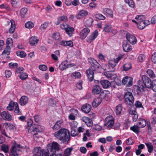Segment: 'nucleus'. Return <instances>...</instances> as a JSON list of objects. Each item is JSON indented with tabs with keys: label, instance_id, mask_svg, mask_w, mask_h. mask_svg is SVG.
<instances>
[{
	"label": "nucleus",
	"instance_id": "0e129e2a",
	"mask_svg": "<svg viewBox=\"0 0 156 156\" xmlns=\"http://www.w3.org/2000/svg\"><path fill=\"white\" fill-rule=\"evenodd\" d=\"M39 69L43 71H45L47 69V66L44 65H41L39 66Z\"/></svg>",
	"mask_w": 156,
	"mask_h": 156
},
{
	"label": "nucleus",
	"instance_id": "052dcab7",
	"mask_svg": "<svg viewBox=\"0 0 156 156\" xmlns=\"http://www.w3.org/2000/svg\"><path fill=\"white\" fill-rule=\"evenodd\" d=\"M4 125L6 128H9L10 129L13 128V127H14L12 124L8 122L5 123L4 124Z\"/></svg>",
	"mask_w": 156,
	"mask_h": 156
},
{
	"label": "nucleus",
	"instance_id": "e433bc0d",
	"mask_svg": "<svg viewBox=\"0 0 156 156\" xmlns=\"http://www.w3.org/2000/svg\"><path fill=\"white\" fill-rule=\"evenodd\" d=\"M12 6L14 8H16L20 5V0H11Z\"/></svg>",
	"mask_w": 156,
	"mask_h": 156
},
{
	"label": "nucleus",
	"instance_id": "a18cd8bd",
	"mask_svg": "<svg viewBox=\"0 0 156 156\" xmlns=\"http://www.w3.org/2000/svg\"><path fill=\"white\" fill-rule=\"evenodd\" d=\"M104 30L106 32H109L112 30V26L110 25L106 24L104 28Z\"/></svg>",
	"mask_w": 156,
	"mask_h": 156
},
{
	"label": "nucleus",
	"instance_id": "9b49d317",
	"mask_svg": "<svg viewBox=\"0 0 156 156\" xmlns=\"http://www.w3.org/2000/svg\"><path fill=\"white\" fill-rule=\"evenodd\" d=\"M90 32V30L87 27H86L82 30L80 34V36L82 39H85Z\"/></svg>",
	"mask_w": 156,
	"mask_h": 156
},
{
	"label": "nucleus",
	"instance_id": "4d7b16f0",
	"mask_svg": "<svg viewBox=\"0 0 156 156\" xmlns=\"http://www.w3.org/2000/svg\"><path fill=\"white\" fill-rule=\"evenodd\" d=\"M96 18L100 20H104L105 19V17L100 13L97 14L95 15Z\"/></svg>",
	"mask_w": 156,
	"mask_h": 156
},
{
	"label": "nucleus",
	"instance_id": "c9c22d12",
	"mask_svg": "<svg viewBox=\"0 0 156 156\" xmlns=\"http://www.w3.org/2000/svg\"><path fill=\"white\" fill-rule=\"evenodd\" d=\"M93 20L92 18H90L86 21L85 22V25L87 27H90L92 25Z\"/></svg>",
	"mask_w": 156,
	"mask_h": 156
},
{
	"label": "nucleus",
	"instance_id": "f03ea898",
	"mask_svg": "<svg viewBox=\"0 0 156 156\" xmlns=\"http://www.w3.org/2000/svg\"><path fill=\"white\" fill-rule=\"evenodd\" d=\"M55 136L63 143L67 142L70 138V134L69 131L65 129H61L55 133Z\"/></svg>",
	"mask_w": 156,
	"mask_h": 156
},
{
	"label": "nucleus",
	"instance_id": "58836bf2",
	"mask_svg": "<svg viewBox=\"0 0 156 156\" xmlns=\"http://www.w3.org/2000/svg\"><path fill=\"white\" fill-rule=\"evenodd\" d=\"M103 11L105 14H108L112 18L113 17L112 11L111 9L105 8L103 9Z\"/></svg>",
	"mask_w": 156,
	"mask_h": 156
},
{
	"label": "nucleus",
	"instance_id": "4c0bfd02",
	"mask_svg": "<svg viewBox=\"0 0 156 156\" xmlns=\"http://www.w3.org/2000/svg\"><path fill=\"white\" fill-rule=\"evenodd\" d=\"M10 52V47L7 45L2 53V55H9Z\"/></svg>",
	"mask_w": 156,
	"mask_h": 156
},
{
	"label": "nucleus",
	"instance_id": "39448f33",
	"mask_svg": "<svg viewBox=\"0 0 156 156\" xmlns=\"http://www.w3.org/2000/svg\"><path fill=\"white\" fill-rule=\"evenodd\" d=\"M60 148V145L56 142H53L52 143L49 144L47 146V149L48 151L52 153V154L55 153L57 151H58Z\"/></svg>",
	"mask_w": 156,
	"mask_h": 156
},
{
	"label": "nucleus",
	"instance_id": "69168bd1",
	"mask_svg": "<svg viewBox=\"0 0 156 156\" xmlns=\"http://www.w3.org/2000/svg\"><path fill=\"white\" fill-rule=\"evenodd\" d=\"M9 66L10 68H15L18 66V64L16 63L11 62L9 64Z\"/></svg>",
	"mask_w": 156,
	"mask_h": 156
},
{
	"label": "nucleus",
	"instance_id": "338daca9",
	"mask_svg": "<svg viewBox=\"0 0 156 156\" xmlns=\"http://www.w3.org/2000/svg\"><path fill=\"white\" fill-rule=\"evenodd\" d=\"M138 108L140 109V110L141 111L143 110L144 109L142 103L138 101H137V109Z\"/></svg>",
	"mask_w": 156,
	"mask_h": 156
},
{
	"label": "nucleus",
	"instance_id": "1a4fd4ad",
	"mask_svg": "<svg viewBox=\"0 0 156 156\" xmlns=\"http://www.w3.org/2000/svg\"><path fill=\"white\" fill-rule=\"evenodd\" d=\"M98 34V32L96 30L93 32L91 35L88 37L87 39V41L89 43H91L97 37Z\"/></svg>",
	"mask_w": 156,
	"mask_h": 156
},
{
	"label": "nucleus",
	"instance_id": "09e8293b",
	"mask_svg": "<svg viewBox=\"0 0 156 156\" xmlns=\"http://www.w3.org/2000/svg\"><path fill=\"white\" fill-rule=\"evenodd\" d=\"M75 128L71 127L72 130L71 131V134L72 136H75L78 134V132L76 131L75 129Z\"/></svg>",
	"mask_w": 156,
	"mask_h": 156
},
{
	"label": "nucleus",
	"instance_id": "4be33fe9",
	"mask_svg": "<svg viewBox=\"0 0 156 156\" xmlns=\"http://www.w3.org/2000/svg\"><path fill=\"white\" fill-rule=\"evenodd\" d=\"M91 108V105L88 104L84 105L81 108L83 111L87 113H89L90 111Z\"/></svg>",
	"mask_w": 156,
	"mask_h": 156
},
{
	"label": "nucleus",
	"instance_id": "4468645a",
	"mask_svg": "<svg viewBox=\"0 0 156 156\" xmlns=\"http://www.w3.org/2000/svg\"><path fill=\"white\" fill-rule=\"evenodd\" d=\"M126 38L130 43L133 44L136 43V38L134 36L129 34H126Z\"/></svg>",
	"mask_w": 156,
	"mask_h": 156
},
{
	"label": "nucleus",
	"instance_id": "79ce46f5",
	"mask_svg": "<svg viewBox=\"0 0 156 156\" xmlns=\"http://www.w3.org/2000/svg\"><path fill=\"white\" fill-rule=\"evenodd\" d=\"M73 150L72 147L68 148L66 149L64 151V156H69Z\"/></svg>",
	"mask_w": 156,
	"mask_h": 156
},
{
	"label": "nucleus",
	"instance_id": "774afa93",
	"mask_svg": "<svg viewBox=\"0 0 156 156\" xmlns=\"http://www.w3.org/2000/svg\"><path fill=\"white\" fill-rule=\"evenodd\" d=\"M152 61L154 63H156V52L154 53L151 57Z\"/></svg>",
	"mask_w": 156,
	"mask_h": 156
},
{
	"label": "nucleus",
	"instance_id": "c85d7f7f",
	"mask_svg": "<svg viewBox=\"0 0 156 156\" xmlns=\"http://www.w3.org/2000/svg\"><path fill=\"white\" fill-rule=\"evenodd\" d=\"M10 22L11 23V26L9 30V32L10 33H12L14 32L15 29L16 25L15 22L14 20H10Z\"/></svg>",
	"mask_w": 156,
	"mask_h": 156
},
{
	"label": "nucleus",
	"instance_id": "cd10ccee",
	"mask_svg": "<svg viewBox=\"0 0 156 156\" xmlns=\"http://www.w3.org/2000/svg\"><path fill=\"white\" fill-rule=\"evenodd\" d=\"M74 29L73 27H70L69 26L66 28L65 30L66 33L70 37H72L74 32Z\"/></svg>",
	"mask_w": 156,
	"mask_h": 156
},
{
	"label": "nucleus",
	"instance_id": "bf43d9fd",
	"mask_svg": "<svg viewBox=\"0 0 156 156\" xmlns=\"http://www.w3.org/2000/svg\"><path fill=\"white\" fill-rule=\"evenodd\" d=\"M71 76L74 77L75 78H79L80 77L81 74L80 72H77L73 73Z\"/></svg>",
	"mask_w": 156,
	"mask_h": 156
},
{
	"label": "nucleus",
	"instance_id": "e2e57ef3",
	"mask_svg": "<svg viewBox=\"0 0 156 156\" xmlns=\"http://www.w3.org/2000/svg\"><path fill=\"white\" fill-rule=\"evenodd\" d=\"M24 70V68L22 67H20L17 68L16 70V73L17 74H21L23 72L22 71Z\"/></svg>",
	"mask_w": 156,
	"mask_h": 156
},
{
	"label": "nucleus",
	"instance_id": "6ab92c4d",
	"mask_svg": "<svg viewBox=\"0 0 156 156\" xmlns=\"http://www.w3.org/2000/svg\"><path fill=\"white\" fill-rule=\"evenodd\" d=\"M102 101V98L100 97H97L94 98L92 102V106L96 108L98 106Z\"/></svg>",
	"mask_w": 156,
	"mask_h": 156
},
{
	"label": "nucleus",
	"instance_id": "864d4df0",
	"mask_svg": "<svg viewBox=\"0 0 156 156\" xmlns=\"http://www.w3.org/2000/svg\"><path fill=\"white\" fill-rule=\"evenodd\" d=\"M52 37L55 40H58L60 38V34L58 32L54 33L52 34Z\"/></svg>",
	"mask_w": 156,
	"mask_h": 156
},
{
	"label": "nucleus",
	"instance_id": "5fc2aeb1",
	"mask_svg": "<svg viewBox=\"0 0 156 156\" xmlns=\"http://www.w3.org/2000/svg\"><path fill=\"white\" fill-rule=\"evenodd\" d=\"M125 2L126 3H127L132 8L134 7V2L133 0H125Z\"/></svg>",
	"mask_w": 156,
	"mask_h": 156
},
{
	"label": "nucleus",
	"instance_id": "6e6552de",
	"mask_svg": "<svg viewBox=\"0 0 156 156\" xmlns=\"http://www.w3.org/2000/svg\"><path fill=\"white\" fill-rule=\"evenodd\" d=\"M97 69L93 68V66H90L87 70V76L89 80L92 81L94 79V71L96 70Z\"/></svg>",
	"mask_w": 156,
	"mask_h": 156
},
{
	"label": "nucleus",
	"instance_id": "473e14b6",
	"mask_svg": "<svg viewBox=\"0 0 156 156\" xmlns=\"http://www.w3.org/2000/svg\"><path fill=\"white\" fill-rule=\"evenodd\" d=\"M33 122V121L32 119H29L28 120L26 129H27L29 131L31 130H32V131L34 130L32 126Z\"/></svg>",
	"mask_w": 156,
	"mask_h": 156
},
{
	"label": "nucleus",
	"instance_id": "de8ad7c7",
	"mask_svg": "<svg viewBox=\"0 0 156 156\" xmlns=\"http://www.w3.org/2000/svg\"><path fill=\"white\" fill-rule=\"evenodd\" d=\"M61 122L60 121H57L53 127L54 129L57 130L60 128L61 126Z\"/></svg>",
	"mask_w": 156,
	"mask_h": 156
},
{
	"label": "nucleus",
	"instance_id": "f257e3e1",
	"mask_svg": "<svg viewBox=\"0 0 156 156\" xmlns=\"http://www.w3.org/2000/svg\"><path fill=\"white\" fill-rule=\"evenodd\" d=\"M151 88L156 92V80H154L152 82L147 76H142L137 83V95L141 96L146 90L147 88Z\"/></svg>",
	"mask_w": 156,
	"mask_h": 156
},
{
	"label": "nucleus",
	"instance_id": "c756f323",
	"mask_svg": "<svg viewBox=\"0 0 156 156\" xmlns=\"http://www.w3.org/2000/svg\"><path fill=\"white\" fill-rule=\"evenodd\" d=\"M136 102H135V106H131L130 108L129 111V113L132 115H134V116L136 115Z\"/></svg>",
	"mask_w": 156,
	"mask_h": 156
},
{
	"label": "nucleus",
	"instance_id": "dca6fc26",
	"mask_svg": "<svg viewBox=\"0 0 156 156\" xmlns=\"http://www.w3.org/2000/svg\"><path fill=\"white\" fill-rule=\"evenodd\" d=\"M88 12L85 10H82L79 12L76 15V18L78 19H80L86 16L88 14Z\"/></svg>",
	"mask_w": 156,
	"mask_h": 156
},
{
	"label": "nucleus",
	"instance_id": "a19ab883",
	"mask_svg": "<svg viewBox=\"0 0 156 156\" xmlns=\"http://www.w3.org/2000/svg\"><path fill=\"white\" fill-rule=\"evenodd\" d=\"M122 108V105L120 104L116 107L115 112L116 115H119L121 113Z\"/></svg>",
	"mask_w": 156,
	"mask_h": 156
},
{
	"label": "nucleus",
	"instance_id": "7c9ffc66",
	"mask_svg": "<svg viewBox=\"0 0 156 156\" xmlns=\"http://www.w3.org/2000/svg\"><path fill=\"white\" fill-rule=\"evenodd\" d=\"M120 59L121 58L119 57L118 58H116V59L114 61H109L108 62L109 66L112 68L116 66V64L120 60Z\"/></svg>",
	"mask_w": 156,
	"mask_h": 156
},
{
	"label": "nucleus",
	"instance_id": "c03bdc74",
	"mask_svg": "<svg viewBox=\"0 0 156 156\" xmlns=\"http://www.w3.org/2000/svg\"><path fill=\"white\" fill-rule=\"evenodd\" d=\"M34 26V23L31 21H28L26 23L25 27L27 28H33Z\"/></svg>",
	"mask_w": 156,
	"mask_h": 156
},
{
	"label": "nucleus",
	"instance_id": "ddd939ff",
	"mask_svg": "<svg viewBox=\"0 0 156 156\" xmlns=\"http://www.w3.org/2000/svg\"><path fill=\"white\" fill-rule=\"evenodd\" d=\"M1 116L4 120H5L10 121L12 119V115L9 113L5 111L1 113Z\"/></svg>",
	"mask_w": 156,
	"mask_h": 156
},
{
	"label": "nucleus",
	"instance_id": "6e6d98bb",
	"mask_svg": "<svg viewBox=\"0 0 156 156\" xmlns=\"http://www.w3.org/2000/svg\"><path fill=\"white\" fill-rule=\"evenodd\" d=\"M105 74L107 78H110L111 80L113 79L115 77V76L114 75L111 73H106Z\"/></svg>",
	"mask_w": 156,
	"mask_h": 156
},
{
	"label": "nucleus",
	"instance_id": "49530a36",
	"mask_svg": "<svg viewBox=\"0 0 156 156\" xmlns=\"http://www.w3.org/2000/svg\"><path fill=\"white\" fill-rule=\"evenodd\" d=\"M132 68V66L130 63H126L123 65V70L127 71Z\"/></svg>",
	"mask_w": 156,
	"mask_h": 156
},
{
	"label": "nucleus",
	"instance_id": "603ef678",
	"mask_svg": "<svg viewBox=\"0 0 156 156\" xmlns=\"http://www.w3.org/2000/svg\"><path fill=\"white\" fill-rule=\"evenodd\" d=\"M15 106L14 107V112L18 114H20L21 113V112H20V109L19 108V106H18V103L16 102V103H15Z\"/></svg>",
	"mask_w": 156,
	"mask_h": 156
},
{
	"label": "nucleus",
	"instance_id": "9d476101",
	"mask_svg": "<svg viewBox=\"0 0 156 156\" xmlns=\"http://www.w3.org/2000/svg\"><path fill=\"white\" fill-rule=\"evenodd\" d=\"M122 82L124 84H126L127 86L129 87L132 85L133 79L131 77L126 76L123 78Z\"/></svg>",
	"mask_w": 156,
	"mask_h": 156
},
{
	"label": "nucleus",
	"instance_id": "2eb2a0df",
	"mask_svg": "<svg viewBox=\"0 0 156 156\" xmlns=\"http://www.w3.org/2000/svg\"><path fill=\"white\" fill-rule=\"evenodd\" d=\"M71 66V64H69L67 61H65L60 64L59 66V69L61 70H63Z\"/></svg>",
	"mask_w": 156,
	"mask_h": 156
},
{
	"label": "nucleus",
	"instance_id": "5701e85b",
	"mask_svg": "<svg viewBox=\"0 0 156 156\" xmlns=\"http://www.w3.org/2000/svg\"><path fill=\"white\" fill-rule=\"evenodd\" d=\"M58 21L55 22V23L56 25L59 24L62 22H66L67 20V17L66 16H59L57 18Z\"/></svg>",
	"mask_w": 156,
	"mask_h": 156
},
{
	"label": "nucleus",
	"instance_id": "72a5a7b5",
	"mask_svg": "<svg viewBox=\"0 0 156 156\" xmlns=\"http://www.w3.org/2000/svg\"><path fill=\"white\" fill-rule=\"evenodd\" d=\"M147 73L149 76L152 79H154L156 78V76L153 71L151 69H148L147 71Z\"/></svg>",
	"mask_w": 156,
	"mask_h": 156
},
{
	"label": "nucleus",
	"instance_id": "393cba45",
	"mask_svg": "<svg viewBox=\"0 0 156 156\" xmlns=\"http://www.w3.org/2000/svg\"><path fill=\"white\" fill-rule=\"evenodd\" d=\"M28 101V98L26 96H23L20 98V104L22 106H24L26 105Z\"/></svg>",
	"mask_w": 156,
	"mask_h": 156
},
{
	"label": "nucleus",
	"instance_id": "8fccbe9b",
	"mask_svg": "<svg viewBox=\"0 0 156 156\" xmlns=\"http://www.w3.org/2000/svg\"><path fill=\"white\" fill-rule=\"evenodd\" d=\"M27 11V9L26 8H23L21 9L20 11V14L21 17H24V16L26 14Z\"/></svg>",
	"mask_w": 156,
	"mask_h": 156
},
{
	"label": "nucleus",
	"instance_id": "a211bd4d",
	"mask_svg": "<svg viewBox=\"0 0 156 156\" xmlns=\"http://www.w3.org/2000/svg\"><path fill=\"white\" fill-rule=\"evenodd\" d=\"M122 47L124 51L126 52H129L131 50V47L130 44L126 41H123Z\"/></svg>",
	"mask_w": 156,
	"mask_h": 156
},
{
	"label": "nucleus",
	"instance_id": "0eeeda50",
	"mask_svg": "<svg viewBox=\"0 0 156 156\" xmlns=\"http://www.w3.org/2000/svg\"><path fill=\"white\" fill-rule=\"evenodd\" d=\"M114 122V119L112 116L109 115L107 116L105 119V126L108 129L112 128Z\"/></svg>",
	"mask_w": 156,
	"mask_h": 156
},
{
	"label": "nucleus",
	"instance_id": "a878e982",
	"mask_svg": "<svg viewBox=\"0 0 156 156\" xmlns=\"http://www.w3.org/2000/svg\"><path fill=\"white\" fill-rule=\"evenodd\" d=\"M146 125V120L143 119H141L138 120L137 122V129L142 128L144 127Z\"/></svg>",
	"mask_w": 156,
	"mask_h": 156
},
{
	"label": "nucleus",
	"instance_id": "ea45409f",
	"mask_svg": "<svg viewBox=\"0 0 156 156\" xmlns=\"http://www.w3.org/2000/svg\"><path fill=\"white\" fill-rule=\"evenodd\" d=\"M15 103H16V102L11 101L7 107V109L9 111H12L15 105Z\"/></svg>",
	"mask_w": 156,
	"mask_h": 156
},
{
	"label": "nucleus",
	"instance_id": "3c124183",
	"mask_svg": "<svg viewBox=\"0 0 156 156\" xmlns=\"http://www.w3.org/2000/svg\"><path fill=\"white\" fill-rule=\"evenodd\" d=\"M1 149L5 153H7L9 151V147L7 145L3 144L1 146Z\"/></svg>",
	"mask_w": 156,
	"mask_h": 156
},
{
	"label": "nucleus",
	"instance_id": "aec40b11",
	"mask_svg": "<svg viewBox=\"0 0 156 156\" xmlns=\"http://www.w3.org/2000/svg\"><path fill=\"white\" fill-rule=\"evenodd\" d=\"M81 120L84 122L88 126L90 127L93 125V122L89 118L85 116L82 117Z\"/></svg>",
	"mask_w": 156,
	"mask_h": 156
},
{
	"label": "nucleus",
	"instance_id": "37998d69",
	"mask_svg": "<svg viewBox=\"0 0 156 156\" xmlns=\"http://www.w3.org/2000/svg\"><path fill=\"white\" fill-rule=\"evenodd\" d=\"M16 53L18 56H20L21 58L25 57L27 55L26 53L23 51H17Z\"/></svg>",
	"mask_w": 156,
	"mask_h": 156
},
{
	"label": "nucleus",
	"instance_id": "7ed1b4c3",
	"mask_svg": "<svg viewBox=\"0 0 156 156\" xmlns=\"http://www.w3.org/2000/svg\"><path fill=\"white\" fill-rule=\"evenodd\" d=\"M150 24V22L145 20V16L142 15H137V27L140 29H144Z\"/></svg>",
	"mask_w": 156,
	"mask_h": 156
},
{
	"label": "nucleus",
	"instance_id": "423d86ee",
	"mask_svg": "<svg viewBox=\"0 0 156 156\" xmlns=\"http://www.w3.org/2000/svg\"><path fill=\"white\" fill-rule=\"evenodd\" d=\"M124 98L125 102L127 104L131 105L133 103V97L131 92H126L125 94Z\"/></svg>",
	"mask_w": 156,
	"mask_h": 156
},
{
	"label": "nucleus",
	"instance_id": "f3484780",
	"mask_svg": "<svg viewBox=\"0 0 156 156\" xmlns=\"http://www.w3.org/2000/svg\"><path fill=\"white\" fill-rule=\"evenodd\" d=\"M43 150L39 147H36L34 148L33 151V156H41Z\"/></svg>",
	"mask_w": 156,
	"mask_h": 156
},
{
	"label": "nucleus",
	"instance_id": "f704fd0d",
	"mask_svg": "<svg viewBox=\"0 0 156 156\" xmlns=\"http://www.w3.org/2000/svg\"><path fill=\"white\" fill-rule=\"evenodd\" d=\"M145 144L147 148V150L149 152L151 153L153 149V146L152 144L150 142L146 143Z\"/></svg>",
	"mask_w": 156,
	"mask_h": 156
},
{
	"label": "nucleus",
	"instance_id": "2f4dec72",
	"mask_svg": "<svg viewBox=\"0 0 156 156\" xmlns=\"http://www.w3.org/2000/svg\"><path fill=\"white\" fill-rule=\"evenodd\" d=\"M38 41V40L35 36L31 37L30 39V44L32 45H35L36 44Z\"/></svg>",
	"mask_w": 156,
	"mask_h": 156
},
{
	"label": "nucleus",
	"instance_id": "20e7f679",
	"mask_svg": "<svg viewBox=\"0 0 156 156\" xmlns=\"http://www.w3.org/2000/svg\"><path fill=\"white\" fill-rule=\"evenodd\" d=\"M23 148V147L20 144H18L14 142L9 151L10 156H18L17 151L20 150L21 149Z\"/></svg>",
	"mask_w": 156,
	"mask_h": 156
},
{
	"label": "nucleus",
	"instance_id": "680f3d73",
	"mask_svg": "<svg viewBox=\"0 0 156 156\" xmlns=\"http://www.w3.org/2000/svg\"><path fill=\"white\" fill-rule=\"evenodd\" d=\"M145 56L144 55L140 54L139 55L138 58V60L139 62H141L143 61L145 59Z\"/></svg>",
	"mask_w": 156,
	"mask_h": 156
},
{
	"label": "nucleus",
	"instance_id": "13d9d810",
	"mask_svg": "<svg viewBox=\"0 0 156 156\" xmlns=\"http://www.w3.org/2000/svg\"><path fill=\"white\" fill-rule=\"evenodd\" d=\"M20 78L23 80L27 79L28 77V75L25 73H22L19 76Z\"/></svg>",
	"mask_w": 156,
	"mask_h": 156
},
{
	"label": "nucleus",
	"instance_id": "b1692460",
	"mask_svg": "<svg viewBox=\"0 0 156 156\" xmlns=\"http://www.w3.org/2000/svg\"><path fill=\"white\" fill-rule=\"evenodd\" d=\"M101 91V88L98 85L94 86L92 90V93L94 95L98 94Z\"/></svg>",
	"mask_w": 156,
	"mask_h": 156
},
{
	"label": "nucleus",
	"instance_id": "f8f14e48",
	"mask_svg": "<svg viewBox=\"0 0 156 156\" xmlns=\"http://www.w3.org/2000/svg\"><path fill=\"white\" fill-rule=\"evenodd\" d=\"M88 60L89 62L92 65L91 66H93V68L97 69L100 67V65L94 59L90 58Z\"/></svg>",
	"mask_w": 156,
	"mask_h": 156
},
{
	"label": "nucleus",
	"instance_id": "bb28decb",
	"mask_svg": "<svg viewBox=\"0 0 156 156\" xmlns=\"http://www.w3.org/2000/svg\"><path fill=\"white\" fill-rule=\"evenodd\" d=\"M100 83L104 88H107L111 86V83L107 80H103L101 81Z\"/></svg>",
	"mask_w": 156,
	"mask_h": 156
},
{
	"label": "nucleus",
	"instance_id": "412c9836",
	"mask_svg": "<svg viewBox=\"0 0 156 156\" xmlns=\"http://www.w3.org/2000/svg\"><path fill=\"white\" fill-rule=\"evenodd\" d=\"M59 44L61 45L66 47L69 46V47H72L73 46V43L71 41H61Z\"/></svg>",
	"mask_w": 156,
	"mask_h": 156
}]
</instances>
